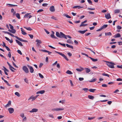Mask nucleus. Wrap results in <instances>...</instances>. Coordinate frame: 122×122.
Masks as SVG:
<instances>
[{"label": "nucleus", "instance_id": "nucleus-1", "mask_svg": "<svg viewBox=\"0 0 122 122\" xmlns=\"http://www.w3.org/2000/svg\"><path fill=\"white\" fill-rule=\"evenodd\" d=\"M56 36L60 38H64L66 39H67L66 36L62 32H61L60 34L58 32H57L56 33Z\"/></svg>", "mask_w": 122, "mask_h": 122}, {"label": "nucleus", "instance_id": "nucleus-2", "mask_svg": "<svg viewBox=\"0 0 122 122\" xmlns=\"http://www.w3.org/2000/svg\"><path fill=\"white\" fill-rule=\"evenodd\" d=\"M106 64L109 67L111 68H114V63L106 61Z\"/></svg>", "mask_w": 122, "mask_h": 122}, {"label": "nucleus", "instance_id": "nucleus-3", "mask_svg": "<svg viewBox=\"0 0 122 122\" xmlns=\"http://www.w3.org/2000/svg\"><path fill=\"white\" fill-rule=\"evenodd\" d=\"M55 52L58 54H59L61 56H63L65 59L66 60L68 61L69 60L66 57V56L64 54H63L61 52H58L56 51H55Z\"/></svg>", "mask_w": 122, "mask_h": 122}, {"label": "nucleus", "instance_id": "nucleus-4", "mask_svg": "<svg viewBox=\"0 0 122 122\" xmlns=\"http://www.w3.org/2000/svg\"><path fill=\"white\" fill-rule=\"evenodd\" d=\"M64 110V108H54L52 109L51 110L53 112H55L63 110Z\"/></svg>", "mask_w": 122, "mask_h": 122}, {"label": "nucleus", "instance_id": "nucleus-5", "mask_svg": "<svg viewBox=\"0 0 122 122\" xmlns=\"http://www.w3.org/2000/svg\"><path fill=\"white\" fill-rule=\"evenodd\" d=\"M23 70L26 73H28L29 71L28 68L26 66H24L22 68Z\"/></svg>", "mask_w": 122, "mask_h": 122}, {"label": "nucleus", "instance_id": "nucleus-6", "mask_svg": "<svg viewBox=\"0 0 122 122\" xmlns=\"http://www.w3.org/2000/svg\"><path fill=\"white\" fill-rule=\"evenodd\" d=\"M15 37L17 39H18L19 41H22V42H27L28 41L25 40H23L22 39L20 38L19 37H17V36H15Z\"/></svg>", "mask_w": 122, "mask_h": 122}, {"label": "nucleus", "instance_id": "nucleus-7", "mask_svg": "<svg viewBox=\"0 0 122 122\" xmlns=\"http://www.w3.org/2000/svg\"><path fill=\"white\" fill-rule=\"evenodd\" d=\"M27 66L30 69V72L31 73H33L34 71V70L33 67L31 66H29V65H27Z\"/></svg>", "mask_w": 122, "mask_h": 122}, {"label": "nucleus", "instance_id": "nucleus-8", "mask_svg": "<svg viewBox=\"0 0 122 122\" xmlns=\"http://www.w3.org/2000/svg\"><path fill=\"white\" fill-rule=\"evenodd\" d=\"M49 10L50 11L52 12H54L55 11V8L53 6H51L49 8Z\"/></svg>", "mask_w": 122, "mask_h": 122}, {"label": "nucleus", "instance_id": "nucleus-9", "mask_svg": "<svg viewBox=\"0 0 122 122\" xmlns=\"http://www.w3.org/2000/svg\"><path fill=\"white\" fill-rule=\"evenodd\" d=\"M8 110L10 114L12 113L14 111V109L12 108H9Z\"/></svg>", "mask_w": 122, "mask_h": 122}, {"label": "nucleus", "instance_id": "nucleus-10", "mask_svg": "<svg viewBox=\"0 0 122 122\" xmlns=\"http://www.w3.org/2000/svg\"><path fill=\"white\" fill-rule=\"evenodd\" d=\"M3 67L4 68V71L5 74L6 75H8V74L7 72L6 71L8 72H9V70L8 69H7L5 66H3Z\"/></svg>", "mask_w": 122, "mask_h": 122}, {"label": "nucleus", "instance_id": "nucleus-11", "mask_svg": "<svg viewBox=\"0 0 122 122\" xmlns=\"http://www.w3.org/2000/svg\"><path fill=\"white\" fill-rule=\"evenodd\" d=\"M36 42L37 43L36 44L38 46L40 45V44L42 43L41 41L38 39H37L36 40Z\"/></svg>", "mask_w": 122, "mask_h": 122}, {"label": "nucleus", "instance_id": "nucleus-12", "mask_svg": "<svg viewBox=\"0 0 122 122\" xmlns=\"http://www.w3.org/2000/svg\"><path fill=\"white\" fill-rule=\"evenodd\" d=\"M11 105V101H10L8 102V103L5 106V107L6 108L10 107Z\"/></svg>", "mask_w": 122, "mask_h": 122}, {"label": "nucleus", "instance_id": "nucleus-13", "mask_svg": "<svg viewBox=\"0 0 122 122\" xmlns=\"http://www.w3.org/2000/svg\"><path fill=\"white\" fill-rule=\"evenodd\" d=\"M105 17L107 19L111 18V16L109 13H107L105 15Z\"/></svg>", "mask_w": 122, "mask_h": 122}, {"label": "nucleus", "instance_id": "nucleus-14", "mask_svg": "<svg viewBox=\"0 0 122 122\" xmlns=\"http://www.w3.org/2000/svg\"><path fill=\"white\" fill-rule=\"evenodd\" d=\"M80 67V68H76V70L77 71L81 72L84 70V68L82 67L81 66Z\"/></svg>", "mask_w": 122, "mask_h": 122}, {"label": "nucleus", "instance_id": "nucleus-15", "mask_svg": "<svg viewBox=\"0 0 122 122\" xmlns=\"http://www.w3.org/2000/svg\"><path fill=\"white\" fill-rule=\"evenodd\" d=\"M38 111V109L36 108H33L30 111V112L31 113L36 112H37Z\"/></svg>", "mask_w": 122, "mask_h": 122}, {"label": "nucleus", "instance_id": "nucleus-16", "mask_svg": "<svg viewBox=\"0 0 122 122\" xmlns=\"http://www.w3.org/2000/svg\"><path fill=\"white\" fill-rule=\"evenodd\" d=\"M45 92V91L44 90H41L37 92L36 93L37 94H43Z\"/></svg>", "mask_w": 122, "mask_h": 122}, {"label": "nucleus", "instance_id": "nucleus-17", "mask_svg": "<svg viewBox=\"0 0 122 122\" xmlns=\"http://www.w3.org/2000/svg\"><path fill=\"white\" fill-rule=\"evenodd\" d=\"M32 99V101H33L36 99L35 97H34L33 96H31L28 99V100Z\"/></svg>", "mask_w": 122, "mask_h": 122}, {"label": "nucleus", "instance_id": "nucleus-18", "mask_svg": "<svg viewBox=\"0 0 122 122\" xmlns=\"http://www.w3.org/2000/svg\"><path fill=\"white\" fill-rule=\"evenodd\" d=\"M84 69L85 70L86 72V73H89L91 71L90 70L89 68H84Z\"/></svg>", "mask_w": 122, "mask_h": 122}, {"label": "nucleus", "instance_id": "nucleus-19", "mask_svg": "<svg viewBox=\"0 0 122 122\" xmlns=\"http://www.w3.org/2000/svg\"><path fill=\"white\" fill-rule=\"evenodd\" d=\"M20 29L21 30V33L22 34L25 35L27 34L25 32V30L22 28H21Z\"/></svg>", "mask_w": 122, "mask_h": 122}, {"label": "nucleus", "instance_id": "nucleus-20", "mask_svg": "<svg viewBox=\"0 0 122 122\" xmlns=\"http://www.w3.org/2000/svg\"><path fill=\"white\" fill-rule=\"evenodd\" d=\"M15 41L18 44L20 45V46H23V45H22L20 41H18L17 40H16Z\"/></svg>", "mask_w": 122, "mask_h": 122}, {"label": "nucleus", "instance_id": "nucleus-21", "mask_svg": "<svg viewBox=\"0 0 122 122\" xmlns=\"http://www.w3.org/2000/svg\"><path fill=\"white\" fill-rule=\"evenodd\" d=\"M121 36L120 34L119 33H117L115 35L114 37L115 38H116L120 37Z\"/></svg>", "mask_w": 122, "mask_h": 122}, {"label": "nucleus", "instance_id": "nucleus-22", "mask_svg": "<svg viewBox=\"0 0 122 122\" xmlns=\"http://www.w3.org/2000/svg\"><path fill=\"white\" fill-rule=\"evenodd\" d=\"M105 35L106 36H111L112 35V33L110 32H106L105 33Z\"/></svg>", "mask_w": 122, "mask_h": 122}, {"label": "nucleus", "instance_id": "nucleus-23", "mask_svg": "<svg viewBox=\"0 0 122 122\" xmlns=\"http://www.w3.org/2000/svg\"><path fill=\"white\" fill-rule=\"evenodd\" d=\"M87 25L88 24H84V23L82 22L81 25H80V27L84 26Z\"/></svg>", "mask_w": 122, "mask_h": 122}, {"label": "nucleus", "instance_id": "nucleus-24", "mask_svg": "<svg viewBox=\"0 0 122 122\" xmlns=\"http://www.w3.org/2000/svg\"><path fill=\"white\" fill-rule=\"evenodd\" d=\"M23 27L28 30L31 31L32 30V29L30 27H26L24 26Z\"/></svg>", "mask_w": 122, "mask_h": 122}, {"label": "nucleus", "instance_id": "nucleus-25", "mask_svg": "<svg viewBox=\"0 0 122 122\" xmlns=\"http://www.w3.org/2000/svg\"><path fill=\"white\" fill-rule=\"evenodd\" d=\"M88 97L89 99L92 100H93L94 98V97L92 95H88Z\"/></svg>", "mask_w": 122, "mask_h": 122}, {"label": "nucleus", "instance_id": "nucleus-26", "mask_svg": "<svg viewBox=\"0 0 122 122\" xmlns=\"http://www.w3.org/2000/svg\"><path fill=\"white\" fill-rule=\"evenodd\" d=\"M89 58L92 61L94 62L96 61H98V59H93L91 57H89Z\"/></svg>", "mask_w": 122, "mask_h": 122}, {"label": "nucleus", "instance_id": "nucleus-27", "mask_svg": "<svg viewBox=\"0 0 122 122\" xmlns=\"http://www.w3.org/2000/svg\"><path fill=\"white\" fill-rule=\"evenodd\" d=\"M66 73L69 74L71 75L73 74L70 71L68 70L66 72Z\"/></svg>", "mask_w": 122, "mask_h": 122}, {"label": "nucleus", "instance_id": "nucleus-28", "mask_svg": "<svg viewBox=\"0 0 122 122\" xmlns=\"http://www.w3.org/2000/svg\"><path fill=\"white\" fill-rule=\"evenodd\" d=\"M114 12L115 13H118L120 12V11L119 9H117L115 10Z\"/></svg>", "mask_w": 122, "mask_h": 122}, {"label": "nucleus", "instance_id": "nucleus-29", "mask_svg": "<svg viewBox=\"0 0 122 122\" xmlns=\"http://www.w3.org/2000/svg\"><path fill=\"white\" fill-rule=\"evenodd\" d=\"M96 90V89H90L89 90L90 92H94Z\"/></svg>", "mask_w": 122, "mask_h": 122}, {"label": "nucleus", "instance_id": "nucleus-30", "mask_svg": "<svg viewBox=\"0 0 122 122\" xmlns=\"http://www.w3.org/2000/svg\"><path fill=\"white\" fill-rule=\"evenodd\" d=\"M15 15L16 17L18 19H20V14L19 13H16L15 14Z\"/></svg>", "mask_w": 122, "mask_h": 122}, {"label": "nucleus", "instance_id": "nucleus-31", "mask_svg": "<svg viewBox=\"0 0 122 122\" xmlns=\"http://www.w3.org/2000/svg\"><path fill=\"white\" fill-rule=\"evenodd\" d=\"M97 80L96 78H93L91 80L89 81V82H93Z\"/></svg>", "mask_w": 122, "mask_h": 122}, {"label": "nucleus", "instance_id": "nucleus-32", "mask_svg": "<svg viewBox=\"0 0 122 122\" xmlns=\"http://www.w3.org/2000/svg\"><path fill=\"white\" fill-rule=\"evenodd\" d=\"M67 42L68 43L71 44H72L73 42L71 41V40L70 39H69L67 41Z\"/></svg>", "mask_w": 122, "mask_h": 122}, {"label": "nucleus", "instance_id": "nucleus-33", "mask_svg": "<svg viewBox=\"0 0 122 122\" xmlns=\"http://www.w3.org/2000/svg\"><path fill=\"white\" fill-rule=\"evenodd\" d=\"M63 15L65 16L67 18H71V17L70 16H69L68 15L66 14H63Z\"/></svg>", "mask_w": 122, "mask_h": 122}, {"label": "nucleus", "instance_id": "nucleus-34", "mask_svg": "<svg viewBox=\"0 0 122 122\" xmlns=\"http://www.w3.org/2000/svg\"><path fill=\"white\" fill-rule=\"evenodd\" d=\"M15 94L18 97H19L20 96V95L19 93L18 92H16L15 93Z\"/></svg>", "mask_w": 122, "mask_h": 122}, {"label": "nucleus", "instance_id": "nucleus-35", "mask_svg": "<svg viewBox=\"0 0 122 122\" xmlns=\"http://www.w3.org/2000/svg\"><path fill=\"white\" fill-rule=\"evenodd\" d=\"M108 26L107 25H103L102 27L101 28H102V29H103L106 28Z\"/></svg>", "mask_w": 122, "mask_h": 122}, {"label": "nucleus", "instance_id": "nucleus-36", "mask_svg": "<svg viewBox=\"0 0 122 122\" xmlns=\"http://www.w3.org/2000/svg\"><path fill=\"white\" fill-rule=\"evenodd\" d=\"M78 32L80 33L81 34H83L85 33L84 30H79L78 31Z\"/></svg>", "mask_w": 122, "mask_h": 122}, {"label": "nucleus", "instance_id": "nucleus-37", "mask_svg": "<svg viewBox=\"0 0 122 122\" xmlns=\"http://www.w3.org/2000/svg\"><path fill=\"white\" fill-rule=\"evenodd\" d=\"M102 75L103 76H106L108 77H109V75L107 74H106L105 73H103L102 74Z\"/></svg>", "mask_w": 122, "mask_h": 122}, {"label": "nucleus", "instance_id": "nucleus-38", "mask_svg": "<svg viewBox=\"0 0 122 122\" xmlns=\"http://www.w3.org/2000/svg\"><path fill=\"white\" fill-rule=\"evenodd\" d=\"M51 18L55 20H57L56 17H54L53 16L51 17Z\"/></svg>", "mask_w": 122, "mask_h": 122}, {"label": "nucleus", "instance_id": "nucleus-39", "mask_svg": "<svg viewBox=\"0 0 122 122\" xmlns=\"http://www.w3.org/2000/svg\"><path fill=\"white\" fill-rule=\"evenodd\" d=\"M38 75L41 78H44L43 76L40 73H39L38 74Z\"/></svg>", "mask_w": 122, "mask_h": 122}, {"label": "nucleus", "instance_id": "nucleus-40", "mask_svg": "<svg viewBox=\"0 0 122 122\" xmlns=\"http://www.w3.org/2000/svg\"><path fill=\"white\" fill-rule=\"evenodd\" d=\"M40 51H41L47 52V53L48 52V51L45 50L41 49V50H40Z\"/></svg>", "mask_w": 122, "mask_h": 122}, {"label": "nucleus", "instance_id": "nucleus-41", "mask_svg": "<svg viewBox=\"0 0 122 122\" xmlns=\"http://www.w3.org/2000/svg\"><path fill=\"white\" fill-rule=\"evenodd\" d=\"M85 48L86 49H88L89 50H90L94 54H95V52L94 51H92V50L91 49H90V48H86V47H85Z\"/></svg>", "mask_w": 122, "mask_h": 122}, {"label": "nucleus", "instance_id": "nucleus-42", "mask_svg": "<svg viewBox=\"0 0 122 122\" xmlns=\"http://www.w3.org/2000/svg\"><path fill=\"white\" fill-rule=\"evenodd\" d=\"M12 30V33L14 34L16 32V31L14 29H13Z\"/></svg>", "mask_w": 122, "mask_h": 122}, {"label": "nucleus", "instance_id": "nucleus-43", "mask_svg": "<svg viewBox=\"0 0 122 122\" xmlns=\"http://www.w3.org/2000/svg\"><path fill=\"white\" fill-rule=\"evenodd\" d=\"M30 13H27L24 16V18H26V17L27 16H28L30 14Z\"/></svg>", "mask_w": 122, "mask_h": 122}, {"label": "nucleus", "instance_id": "nucleus-44", "mask_svg": "<svg viewBox=\"0 0 122 122\" xmlns=\"http://www.w3.org/2000/svg\"><path fill=\"white\" fill-rule=\"evenodd\" d=\"M81 54L82 55H85V56H86L87 57L89 58V57L88 55L86 54H85V53H81Z\"/></svg>", "mask_w": 122, "mask_h": 122}, {"label": "nucleus", "instance_id": "nucleus-45", "mask_svg": "<svg viewBox=\"0 0 122 122\" xmlns=\"http://www.w3.org/2000/svg\"><path fill=\"white\" fill-rule=\"evenodd\" d=\"M49 117L52 118H54L53 115L52 114H49Z\"/></svg>", "mask_w": 122, "mask_h": 122}, {"label": "nucleus", "instance_id": "nucleus-46", "mask_svg": "<svg viewBox=\"0 0 122 122\" xmlns=\"http://www.w3.org/2000/svg\"><path fill=\"white\" fill-rule=\"evenodd\" d=\"M12 64L13 65L15 66V67L17 68H18V67L15 64V63L13 62H12Z\"/></svg>", "mask_w": 122, "mask_h": 122}, {"label": "nucleus", "instance_id": "nucleus-47", "mask_svg": "<svg viewBox=\"0 0 122 122\" xmlns=\"http://www.w3.org/2000/svg\"><path fill=\"white\" fill-rule=\"evenodd\" d=\"M17 52L19 54H20V55H22V53L20 50H17Z\"/></svg>", "mask_w": 122, "mask_h": 122}, {"label": "nucleus", "instance_id": "nucleus-48", "mask_svg": "<svg viewBox=\"0 0 122 122\" xmlns=\"http://www.w3.org/2000/svg\"><path fill=\"white\" fill-rule=\"evenodd\" d=\"M117 28L118 29L120 30L122 29L121 26L119 25H118L117 26Z\"/></svg>", "mask_w": 122, "mask_h": 122}, {"label": "nucleus", "instance_id": "nucleus-49", "mask_svg": "<svg viewBox=\"0 0 122 122\" xmlns=\"http://www.w3.org/2000/svg\"><path fill=\"white\" fill-rule=\"evenodd\" d=\"M87 1L89 4L91 5L92 4V2L90 0H87Z\"/></svg>", "mask_w": 122, "mask_h": 122}, {"label": "nucleus", "instance_id": "nucleus-50", "mask_svg": "<svg viewBox=\"0 0 122 122\" xmlns=\"http://www.w3.org/2000/svg\"><path fill=\"white\" fill-rule=\"evenodd\" d=\"M82 90L85 91V92H86L88 90V89L87 88H83L82 89Z\"/></svg>", "mask_w": 122, "mask_h": 122}, {"label": "nucleus", "instance_id": "nucleus-51", "mask_svg": "<svg viewBox=\"0 0 122 122\" xmlns=\"http://www.w3.org/2000/svg\"><path fill=\"white\" fill-rule=\"evenodd\" d=\"M28 36L30 37V38L31 39H32L33 37V36L32 35L28 34Z\"/></svg>", "mask_w": 122, "mask_h": 122}, {"label": "nucleus", "instance_id": "nucleus-52", "mask_svg": "<svg viewBox=\"0 0 122 122\" xmlns=\"http://www.w3.org/2000/svg\"><path fill=\"white\" fill-rule=\"evenodd\" d=\"M9 25L10 27V29H11V30L14 29H13V26L11 25L10 24H9Z\"/></svg>", "mask_w": 122, "mask_h": 122}, {"label": "nucleus", "instance_id": "nucleus-53", "mask_svg": "<svg viewBox=\"0 0 122 122\" xmlns=\"http://www.w3.org/2000/svg\"><path fill=\"white\" fill-rule=\"evenodd\" d=\"M3 32L5 34H7L9 35H10V33L8 31H3Z\"/></svg>", "mask_w": 122, "mask_h": 122}, {"label": "nucleus", "instance_id": "nucleus-54", "mask_svg": "<svg viewBox=\"0 0 122 122\" xmlns=\"http://www.w3.org/2000/svg\"><path fill=\"white\" fill-rule=\"evenodd\" d=\"M44 30L46 32V33L47 34H49L50 33L46 29H44Z\"/></svg>", "mask_w": 122, "mask_h": 122}, {"label": "nucleus", "instance_id": "nucleus-55", "mask_svg": "<svg viewBox=\"0 0 122 122\" xmlns=\"http://www.w3.org/2000/svg\"><path fill=\"white\" fill-rule=\"evenodd\" d=\"M4 82H5L7 85H8L9 86H10V85L9 84V83L6 80H4Z\"/></svg>", "mask_w": 122, "mask_h": 122}, {"label": "nucleus", "instance_id": "nucleus-56", "mask_svg": "<svg viewBox=\"0 0 122 122\" xmlns=\"http://www.w3.org/2000/svg\"><path fill=\"white\" fill-rule=\"evenodd\" d=\"M95 118V117H89L88 118V120H91L94 119V118Z\"/></svg>", "mask_w": 122, "mask_h": 122}, {"label": "nucleus", "instance_id": "nucleus-57", "mask_svg": "<svg viewBox=\"0 0 122 122\" xmlns=\"http://www.w3.org/2000/svg\"><path fill=\"white\" fill-rule=\"evenodd\" d=\"M87 9L91 10H95V9L94 8H88Z\"/></svg>", "mask_w": 122, "mask_h": 122}, {"label": "nucleus", "instance_id": "nucleus-58", "mask_svg": "<svg viewBox=\"0 0 122 122\" xmlns=\"http://www.w3.org/2000/svg\"><path fill=\"white\" fill-rule=\"evenodd\" d=\"M43 11V9H40V10H38L37 11V12L38 13V12H42Z\"/></svg>", "mask_w": 122, "mask_h": 122}, {"label": "nucleus", "instance_id": "nucleus-59", "mask_svg": "<svg viewBox=\"0 0 122 122\" xmlns=\"http://www.w3.org/2000/svg\"><path fill=\"white\" fill-rule=\"evenodd\" d=\"M79 80L80 81H82L84 80V78L82 77H80L79 78Z\"/></svg>", "mask_w": 122, "mask_h": 122}, {"label": "nucleus", "instance_id": "nucleus-60", "mask_svg": "<svg viewBox=\"0 0 122 122\" xmlns=\"http://www.w3.org/2000/svg\"><path fill=\"white\" fill-rule=\"evenodd\" d=\"M48 4L46 3H43L42 4V5L43 6H46Z\"/></svg>", "mask_w": 122, "mask_h": 122}, {"label": "nucleus", "instance_id": "nucleus-61", "mask_svg": "<svg viewBox=\"0 0 122 122\" xmlns=\"http://www.w3.org/2000/svg\"><path fill=\"white\" fill-rule=\"evenodd\" d=\"M74 42L76 44V45H78V42L77 41L75 40L74 41Z\"/></svg>", "mask_w": 122, "mask_h": 122}, {"label": "nucleus", "instance_id": "nucleus-62", "mask_svg": "<svg viewBox=\"0 0 122 122\" xmlns=\"http://www.w3.org/2000/svg\"><path fill=\"white\" fill-rule=\"evenodd\" d=\"M67 54L70 57L72 55V54L70 52L68 53Z\"/></svg>", "mask_w": 122, "mask_h": 122}, {"label": "nucleus", "instance_id": "nucleus-63", "mask_svg": "<svg viewBox=\"0 0 122 122\" xmlns=\"http://www.w3.org/2000/svg\"><path fill=\"white\" fill-rule=\"evenodd\" d=\"M8 56L9 58H10L11 57V54L10 52H9Z\"/></svg>", "mask_w": 122, "mask_h": 122}, {"label": "nucleus", "instance_id": "nucleus-64", "mask_svg": "<svg viewBox=\"0 0 122 122\" xmlns=\"http://www.w3.org/2000/svg\"><path fill=\"white\" fill-rule=\"evenodd\" d=\"M117 67L119 68H122V65H121V66L117 65Z\"/></svg>", "mask_w": 122, "mask_h": 122}]
</instances>
